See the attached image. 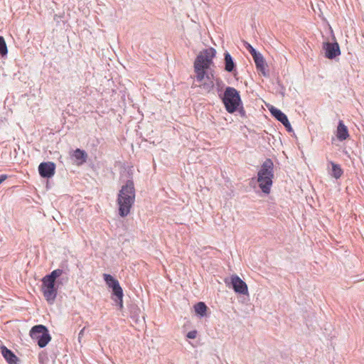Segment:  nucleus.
Returning <instances> with one entry per match:
<instances>
[{
  "instance_id": "nucleus-1",
  "label": "nucleus",
  "mask_w": 364,
  "mask_h": 364,
  "mask_svg": "<svg viewBox=\"0 0 364 364\" xmlns=\"http://www.w3.org/2000/svg\"><path fill=\"white\" fill-rule=\"evenodd\" d=\"M65 274L63 269H56L42 279V291L49 304L55 300L59 287L68 282V277L67 275L64 277Z\"/></svg>"
},
{
  "instance_id": "nucleus-2",
  "label": "nucleus",
  "mask_w": 364,
  "mask_h": 364,
  "mask_svg": "<svg viewBox=\"0 0 364 364\" xmlns=\"http://www.w3.org/2000/svg\"><path fill=\"white\" fill-rule=\"evenodd\" d=\"M135 201V188L134 182L128 180L125 185L122 186L118 193L117 205L119 206V215L121 217L127 216Z\"/></svg>"
},
{
  "instance_id": "nucleus-3",
  "label": "nucleus",
  "mask_w": 364,
  "mask_h": 364,
  "mask_svg": "<svg viewBox=\"0 0 364 364\" xmlns=\"http://www.w3.org/2000/svg\"><path fill=\"white\" fill-rule=\"evenodd\" d=\"M274 178V164L270 159H267L257 173V182L264 193L269 194Z\"/></svg>"
},
{
  "instance_id": "nucleus-4",
  "label": "nucleus",
  "mask_w": 364,
  "mask_h": 364,
  "mask_svg": "<svg viewBox=\"0 0 364 364\" xmlns=\"http://www.w3.org/2000/svg\"><path fill=\"white\" fill-rule=\"evenodd\" d=\"M215 53L216 50L214 48H209L200 52L196 57L194 62V72L198 73V80L203 77V70H209Z\"/></svg>"
},
{
  "instance_id": "nucleus-5",
  "label": "nucleus",
  "mask_w": 364,
  "mask_h": 364,
  "mask_svg": "<svg viewBox=\"0 0 364 364\" xmlns=\"http://www.w3.org/2000/svg\"><path fill=\"white\" fill-rule=\"evenodd\" d=\"M228 112H235L242 104L239 92L234 87H227L221 97Z\"/></svg>"
},
{
  "instance_id": "nucleus-6",
  "label": "nucleus",
  "mask_w": 364,
  "mask_h": 364,
  "mask_svg": "<svg viewBox=\"0 0 364 364\" xmlns=\"http://www.w3.org/2000/svg\"><path fill=\"white\" fill-rule=\"evenodd\" d=\"M30 336L33 340L37 341L40 348L45 347L51 339L48 330L43 325H36L32 327Z\"/></svg>"
},
{
  "instance_id": "nucleus-7",
  "label": "nucleus",
  "mask_w": 364,
  "mask_h": 364,
  "mask_svg": "<svg viewBox=\"0 0 364 364\" xmlns=\"http://www.w3.org/2000/svg\"><path fill=\"white\" fill-rule=\"evenodd\" d=\"M104 279L107 286L112 289V294L116 297L114 299L115 302L122 309L123 307V291L119 282L112 275L107 274H104Z\"/></svg>"
},
{
  "instance_id": "nucleus-8",
  "label": "nucleus",
  "mask_w": 364,
  "mask_h": 364,
  "mask_svg": "<svg viewBox=\"0 0 364 364\" xmlns=\"http://www.w3.org/2000/svg\"><path fill=\"white\" fill-rule=\"evenodd\" d=\"M195 73V82L198 83L196 86L199 87L204 92L209 93L214 87V75L211 71L203 70V77L198 80V73Z\"/></svg>"
},
{
  "instance_id": "nucleus-9",
  "label": "nucleus",
  "mask_w": 364,
  "mask_h": 364,
  "mask_svg": "<svg viewBox=\"0 0 364 364\" xmlns=\"http://www.w3.org/2000/svg\"><path fill=\"white\" fill-rule=\"evenodd\" d=\"M325 55L328 59H333L341 54L340 47L338 43L326 42L323 44Z\"/></svg>"
},
{
  "instance_id": "nucleus-10",
  "label": "nucleus",
  "mask_w": 364,
  "mask_h": 364,
  "mask_svg": "<svg viewBox=\"0 0 364 364\" xmlns=\"http://www.w3.org/2000/svg\"><path fill=\"white\" fill-rule=\"evenodd\" d=\"M55 164L53 162H42L38 166V172L43 178H51L54 176Z\"/></svg>"
},
{
  "instance_id": "nucleus-11",
  "label": "nucleus",
  "mask_w": 364,
  "mask_h": 364,
  "mask_svg": "<svg viewBox=\"0 0 364 364\" xmlns=\"http://www.w3.org/2000/svg\"><path fill=\"white\" fill-rule=\"evenodd\" d=\"M231 284L235 292L244 295L248 294V288L246 283L238 276L232 275L231 277Z\"/></svg>"
},
{
  "instance_id": "nucleus-12",
  "label": "nucleus",
  "mask_w": 364,
  "mask_h": 364,
  "mask_svg": "<svg viewBox=\"0 0 364 364\" xmlns=\"http://www.w3.org/2000/svg\"><path fill=\"white\" fill-rule=\"evenodd\" d=\"M1 354L9 364H18V358L9 349L5 346L1 348Z\"/></svg>"
},
{
  "instance_id": "nucleus-13",
  "label": "nucleus",
  "mask_w": 364,
  "mask_h": 364,
  "mask_svg": "<svg viewBox=\"0 0 364 364\" xmlns=\"http://www.w3.org/2000/svg\"><path fill=\"white\" fill-rule=\"evenodd\" d=\"M256 65L257 70L262 73L264 76H267V73L265 69V60L261 53H257L252 57Z\"/></svg>"
},
{
  "instance_id": "nucleus-14",
  "label": "nucleus",
  "mask_w": 364,
  "mask_h": 364,
  "mask_svg": "<svg viewBox=\"0 0 364 364\" xmlns=\"http://www.w3.org/2000/svg\"><path fill=\"white\" fill-rule=\"evenodd\" d=\"M336 136L340 141L346 140L349 136L348 128L341 120L338 122Z\"/></svg>"
},
{
  "instance_id": "nucleus-15",
  "label": "nucleus",
  "mask_w": 364,
  "mask_h": 364,
  "mask_svg": "<svg viewBox=\"0 0 364 364\" xmlns=\"http://www.w3.org/2000/svg\"><path fill=\"white\" fill-rule=\"evenodd\" d=\"M235 64L230 54L228 52L225 53V70L229 73L235 70Z\"/></svg>"
},
{
  "instance_id": "nucleus-16",
  "label": "nucleus",
  "mask_w": 364,
  "mask_h": 364,
  "mask_svg": "<svg viewBox=\"0 0 364 364\" xmlns=\"http://www.w3.org/2000/svg\"><path fill=\"white\" fill-rule=\"evenodd\" d=\"M270 112L282 124H284V122H287L288 119L287 115L275 107H272L270 109Z\"/></svg>"
},
{
  "instance_id": "nucleus-17",
  "label": "nucleus",
  "mask_w": 364,
  "mask_h": 364,
  "mask_svg": "<svg viewBox=\"0 0 364 364\" xmlns=\"http://www.w3.org/2000/svg\"><path fill=\"white\" fill-rule=\"evenodd\" d=\"M194 308L196 314H199L200 316L205 315L207 306L203 302H198L195 305Z\"/></svg>"
},
{
  "instance_id": "nucleus-18",
  "label": "nucleus",
  "mask_w": 364,
  "mask_h": 364,
  "mask_svg": "<svg viewBox=\"0 0 364 364\" xmlns=\"http://www.w3.org/2000/svg\"><path fill=\"white\" fill-rule=\"evenodd\" d=\"M331 164L332 166V176L336 179L339 178L343 174L341 166L333 162H331Z\"/></svg>"
},
{
  "instance_id": "nucleus-19",
  "label": "nucleus",
  "mask_w": 364,
  "mask_h": 364,
  "mask_svg": "<svg viewBox=\"0 0 364 364\" xmlns=\"http://www.w3.org/2000/svg\"><path fill=\"white\" fill-rule=\"evenodd\" d=\"M73 156L77 160H80L81 161L84 162L86 161L87 154L85 151L77 149L73 153Z\"/></svg>"
},
{
  "instance_id": "nucleus-20",
  "label": "nucleus",
  "mask_w": 364,
  "mask_h": 364,
  "mask_svg": "<svg viewBox=\"0 0 364 364\" xmlns=\"http://www.w3.org/2000/svg\"><path fill=\"white\" fill-rule=\"evenodd\" d=\"M8 50L4 38L0 36V54L1 56H4L7 54Z\"/></svg>"
},
{
  "instance_id": "nucleus-21",
  "label": "nucleus",
  "mask_w": 364,
  "mask_h": 364,
  "mask_svg": "<svg viewBox=\"0 0 364 364\" xmlns=\"http://www.w3.org/2000/svg\"><path fill=\"white\" fill-rule=\"evenodd\" d=\"M246 46V48L249 50V52L250 53V54L252 55V56H255V55H257V53H259L258 52L256 51V50L249 43H245Z\"/></svg>"
},
{
  "instance_id": "nucleus-22",
  "label": "nucleus",
  "mask_w": 364,
  "mask_h": 364,
  "mask_svg": "<svg viewBox=\"0 0 364 364\" xmlns=\"http://www.w3.org/2000/svg\"><path fill=\"white\" fill-rule=\"evenodd\" d=\"M197 331H191L187 333V337L191 339H194L196 338Z\"/></svg>"
},
{
  "instance_id": "nucleus-23",
  "label": "nucleus",
  "mask_w": 364,
  "mask_h": 364,
  "mask_svg": "<svg viewBox=\"0 0 364 364\" xmlns=\"http://www.w3.org/2000/svg\"><path fill=\"white\" fill-rule=\"evenodd\" d=\"M285 128L287 129V130L288 132H291L292 131V128H291V126L290 124V122H289V120L287 119V122H284V124H282Z\"/></svg>"
},
{
  "instance_id": "nucleus-24",
  "label": "nucleus",
  "mask_w": 364,
  "mask_h": 364,
  "mask_svg": "<svg viewBox=\"0 0 364 364\" xmlns=\"http://www.w3.org/2000/svg\"><path fill=\"white\" fill-rule=\"evenodd\" d=\"M85 327H84L79 333L78 334V340H79V342H80L81 341V338L83 337L84 336V331H85Z\"/></svg>"
},
{
  "instance_id": "nucleus-25",
  "label": "nucleus",
  "mask_w": 364,
  "mask_h": 364,
  "mask_svg": "<svg viewBox=\"0 0 364 364\" xmlns=\"http://www.w3.org/2000/svg\"><path fill=\"white\" fill-rule=\"evenodd\" d=\"M7 178V176L6 175H1L0 176V184L4 181Z\"/></svg>"
}]
</instances>
